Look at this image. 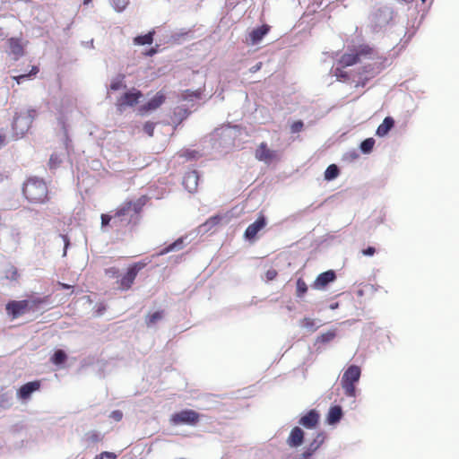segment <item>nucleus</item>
<instances>
[{
	"label": "nucleus",
	"instance_id": "3c124183",
	"mask_svg": "<svg viewBox=\"0 0 459 459\" xmlns=\"http://www.w3.org/2000/svg\"><path fill=\"white\" fill-rule=\"evenodd\" d=\"M262 67V63L259 62V63H256L255 65L251 66L249 68V72L252 73V74H255L256 72H258Z\"/></svg>",
	"mask_w": 459,
	"mask_h": 459
},
{
	"label": "nucleus",
	"instance_id": "4c0bfd02",
	"mask_svg": "<svg viewBox=\"0 0 459 459\" xmlns=\"http://www.w3.org/2000/svg\"><path fill=\"white\" fill-rule=\"evenodd\" d=\"M307 290V286L302 279L297 281V296L302 297Z\"/></svg>",
	"mask_w": 459,
	"mask_h": 459
},
{
	"label": "nucleus",
	"instance_id": "393cba45",
	"mask_svg": "<svg viewBox=\"0 0 459 459\" xmlns=\"http://www.w3.org/2000/svg\"><path fill=\"white\" fill-rule=\"evenodd\" d=\"M267 32L268 28L265 26L258 27L253 30L249 34L252 44L258 43L265 36Z\"/></svg>",
	"mask_w": 459,
	"mask_h": 459
},
{
	"label": "nucleus",
	"instance_id": "7ed1b4c3",
	"mask_svg": "<svg viewBox=\"0 0 459 459\" xmlns=\"http://www.w3.org/2000/svg\"><path fill=\"white\" fill-rule=\"evenodd\" d=\"M144 204V197L139 198L135 202H126L117 209L114 218H117L121 221L129 222L131 219L141 211Z\"/></svg>",
	"mask_w": 459,
	"mask_h": 459
},
{
	"label": "nucleus",
	"instance_id": "9d476101",
	"mask_svg": "<svg viewBox=\"0 0 459 459\" xmlns=\"http://www.w3.org/2000/svg\"><path fill=\"white\" fill-rule=\"evenodd\" d=\"M276 157V152L270 150L266 143H262L255 151V158L269 164Z\"/></svg>",
	"mask_w": 459,
	"mask_h": 459
},
{
	"label": "nucleus",
	"instance_id": "39448f33",
	"mask_svg": "<svg viewBox=\"0 0 459 459\" xmlns=\"http://www.w3.org/2000/svg\"><path fill=\"white\" fill-rule=\"evenodd\" d=\"M199 420V414L193 410H184L171 417L174 425H195Z\"/></svg>",
	"mask_w": 459,
	"mask_h": 459
},
{
	"label": "nucleus",
	"instance_id": "052dcab7",
	"mask_svg": "<svg viewBox=\"0 0 459 459\" xmlns=\"http://www.w3.org/2000/svg\"><path fill=\"white\" fill-rule=\"evenodd\" d=\"M423 3L426 1V0H421Z\"/></svg>",
	"mask_w": 459,
	"mask_h": 459
},
{
	"label": "nucleus",
	"instance_id": "6ab92c4d",
	"mask_svg": "<svg viewBox=\"0 0 459 459\" xmlns=\"http://www.w3.org/2000/svg\"><path fill=\"white\" fill-rule=\"evenodd\" d=\"M374 17L377 26L382 27L391 20V11L387 7L381 8L374 14Z\"/></svg>",
	"mask_w": 459,
	"mask_h": 459
},
{
	"label": "nucleus",
	"instance_id": "f8f14e48",
	"mask_svg": "<svg viewBox=\"0 0 459 459\" xmlns=\"http://www.w3.org/2000/svg\"><path fill=\"white\" fill-rule=\"evenodd\" d=\"M336 278L335 273L329 270L320 273L314 281L313 288L316 290L324 289L327 284L333 281Z\"/></svg>",
	"mask_w": 459,
	"mask_h": 459
},
{
	"label": "nucleus",
	"instance_id": "dca6fc26",
	"mask_svg": "<svg viewBox=\"0 0 459 459\" xmlns=\"http://www.w3.org/2000/svg\"><path fill=\"white\" fill-rule=\"evenodd\" d=\"M304 441V431L299 427H295L291 429L287 440V444L290 447H298L302 445Z\"/></svg>",
	"mask_w": 459,
	"mask_h": 459
},
{
	"label": "nucleus",
	"instance_id": "423d86ee",
	"mask_svg": "<svg viewBox=\"0 0 459 459\" xmlns=\"http://www.w3.org/2000/svg\"><path fill=\"white\" fill-rule=\"evenodd\" d=\"M143 264H134L130 266L126 273L120 280V289L123 290H129L134 283L138 273L143 268Z\"/></svg>",
	"mask_w": 459,
	"mask_h": 459
},
{
	"label": "nucleus",
	"instance_id": "412c9836",
	"mask_svg": "<svg viewBox=\"0 0 459 459\" xmlns=\"http://www.w3.org/2000/svg\"><path fill=\"white\" fill-rule=\"evenodd\" d=\"M39 387V384L37 381L29 382L23 385L18 391V394L22 399H27L30 394Z\"/></svg>",
	"mask_w": 459,
	"mask_h": 459
},
{
	"label": "nucleus",
	"instance_id": "c9c22d12",
	"mask_svg": "<svg viewBox=\"0 0 459 459\" xmlns=\"http://www.w3.org/2000/svg\"><path fill=\"white\" fill-rule=\"evenodd\" d=\"M183 238H178V240H176L174 243L170 244L169 246H168L166 248H164L161 252H160V255H163V254H166V253H169L170 251H173V250H177V249H181L182 247H183Z\"/></svg>",
	"mask_w": 459,
	"mask_h": 459
},
{
	"label": "nucleus",
	"instance_id": "c756f323",
	"mask_svg": "<svg viewBox=\"0 0 459 459\" xmlns=\"http://www.w3.org/2000/svg\"><path fill=\"white\" fill-rule=\"evenodd\" d=\"M124 79L125 76L122 74H118L117 77H115L110 83V90L112 91H118L119 89L126 87L124 84Z\"/></svg>",
	"mask_w": 459,
	"mask_h": 459
},
{
	"label": "nucleus",
	"instance_id": "f704fd0d",
	"mask_svg": "<svg viewBox=\"0 0 459 459\" xmlns=\"http://www.w3.org/2000/svg\"><path fill=\"white\" fill-rule=\"evenodd\" d=\"M163 316V314L161 311H156L153 314L150 315L146 318V324L148 326H152L154 324H156L158 321H160Z\"/></svg>",
	"mask_w": 459,
	"mask_h": 459
},
{
	"label": "nucleus",
	"instance_id": "aec40b11",
	"mask_svg": "<svg viewBox=\"0 0 459 459\" xmlns=\"http://www.w3.org/2000/svg\"><path fill=\"white\" fill-rule=\"evenodd\" d=\"M394 126V120L391 117H386L382 124L377 129L376 134L379 137L385 136Z\"/></svg>",
	"mask_w": 459,
	"mask_h": 459
},
{
	"label": "nucleus",
	"instance_id": "b1692460",
	"mask_svg": "<svg viewBox=\"0 0 459 459\" xmlns=\"http://www.w3.org/2000/svg\"><path fill=\"white\" fill-rule=\"evenodd\" d=\"M324 441L325 435L323 433H318L317 436L314 438V440L307 447V455H312L321 446Z\"/></svg>",
	"mask_w": 459,
	"mask_h": 459
},
{
	"label": "nucleus",
	"instance_id": "5fc2aeb1",
	"mask_svg": "<svg viewBox=\"0 0 459 459\" xmlns=\"http://www.w3.org/2000/svg\"><path fill=\"white\" fill-rule=\"evenodd\" d=\"M186 153L189 159H194L195 157V152H187Z\"/></svg>",
	"mask_w": 459,
	"mask_h": 459
},
{
	"label": "nucleus",
	"instance_id": "58836bf2",
	"mask_svg": "<svg viewBox=\"0 0 459 459\" xmlns=\"http://www.w3.org/2000/svg\"><path fill=\"white\" fill-rule=\"evenodd\" d=\"M110 3L116 11L121 12L126 7L128 0H110Z\"/></svg>",
	"mask_w": 459,
	"mask_h": 459
},
{
	"label": "nucleus",
	"instance_id": "72a5a7b5",
	"mask_svg": "<svg viewBox=\"0 0 459 459\" xmlns=\"http://www.w3.org/2000/svg\"><path fill=\"white\" fill-rule=\"evenodd\" d=\"M201 93L197 91H186L181 94V100L186 101H193L194 100L199 99Z\"/></svg>",
	"mask_w": 459,
	"mask_h": 459
},
{
	"label": "nucleus",
	"instance_id": "4be33fe9",
	"mask_svg": "<svg viewBox=\"0 0 459 459\" xmlns=\"http://www.w3.org/2000/svg\"><path fill=\"white\" fill-rule=\"evenodd\" d=\"M342 417V410L339 405H335L330 408L327 415V422L330 425L338 423Z\"/></svg>",
	"mask_w": 459,
	"mask_h": 459
},
{
	"label": "nucleus",
	"instance_id": "8fccbe9b",
	"mask_svg": "<svg viewBox=\"0 0 459 459\" xmlns=\"http://www.w3.org/2000/svg\"><path fill=\"white\" fill-rule=\"evenodd\" d=\"M277 275V273L275 270H268L266 272V278L268 281L273 280Z\"/></svg>",
	"mask_w": 459,
	"mask_h": 459
},
{
	"label": "nucleus",
	"instance_id": "c85d7f7f",
	"mask_svg": "<svg viewBox=\"0 0 459 459\" xmlns=\"http://www.w3.org/2000/svg\"><path fill=\"white\" fill-rule=\"evenodd\" d=\"M342 387L344 390V394L349 397L356 396L355 383L341 382Z\"/></svg>",
	"mask_w": 459,
	"mask_h": 459
},
{
	"label": "nucleus",
	"instance_id": "e433bc0d",
	"mask_svg": "<svg viewBox=\"0 0 459 459\" xmlns=\"http://www.w3.org/2000/svg\"><path fill=\"white\" fill-rule=\"evenodd\" d=\"M39 72V68L37 66H33L31 71L26 74H21L18 76H13V80L16 81L18 84L22 83L24 80L30 78L31 75H35Z\"/></svg>",
	"mask_w": 459,
	"mask_h": 459
},
{
	"label": "nucleus",
	"instance_id": "ea45409f",
	"mask_svg": "<svg viewBox=\"0 0 459 459\" xmlns=\"http://www.w3.org/2000/svg\"><path fill=\"white\" fill-rule=\"evenodd\" d=\"M365 80H368L369 77L374 76L375 72L373 71V66L371 65H366L363 67V71L360 73Z\"/></svg>",
	"mask_w": 459,
	"mask_h": 459
},
{
	"label": "nucleus",
	"instance_id": "f3484780",
	"mask_svg": "<svg viewBox=\"0 0 459 459\" xmlns=\"http://www.w3.org/2000/svg\"><path fill=\"white\" fill-rule=\"evenodd\" d=\"M233 134L234 132L231 127L225 126L221 128H218L213 133V137L222 136L223 137V147L230 146L233 143Z\"/></svg>",
	"mask_w": 459,
	"mask_h": 459
},
{
	"label": "nucleus",
	"instance_id": "7c9ffc66",
	"mask_svg": "<svg viewBox=\"0 0 459 459\" xmlns=\"http://www.w3.org/2000/svg\"><path fill=\"white\" fill-rule=\"evenodd\" d=\"M134 42L136 45L151 44L152 42V33L149 32L145 35L137 36L134 38Z\"/></svg>",
	"mask_w": 459,
	"mask_h": 459
},
{
	"label": "nucleus",
	"instance_id": "ddd939ff",
	"mask_svg": "<svg viewBox=\"0 0 459 459\" xmlns=\"http://www.w3.org/2000/svg\"><path fill=\"white\" fill-rule=\"evenodd\" d=\"M165 101V95L159 91L156 95L151 99L146 104L141 106L140 111L143 114L152 110H155L161 106Z\"/></svg>",
	"mask_w": 459,
	"mask_h": 459
},
{
	"label": "nucleus",
	"instance_id": "a878e982",
	"mask_svg": "<svg viewBox=\"0 0 459 459\" xmlns=\"http://www.w3.org/2000/svg\"><path fill=\"white\" fill-rule=\"evenodd\" d=\"M339 168L335 164L329 165L325 171V179L327 181L333 180L339 175Z\"/></svg>",
	"mask_w": 459,
	"mask_h": 459
},
{
	"label": "nucleus",
	"instance_id": "6e6552de",
	"mask_svg": "<svg viewBox=\"0 0 459 459\" xmlns=\"http://www.w3.org/2000/svg\"><path fill=\"white\" fill-rule=\"evenodd\" d=\"M371 51L372 49L368 46L361 47L356 54H344L341 57L340 63L342 66L352 65L358 62H360L361 56L370 55Z\"/></svg>",
	"mask_w": 459,
	"mask_h": 459
},
{
	"label": "nucleus",
	"instance_id": "20e7f679",
	"mask_svg": "<svg viewBox=\"0 0 459 459\" xmlns=\"http://www.w3.org/2000/svg\"><path fill=\"white\" fill-rule=\"evenodd\" d=\"M35 304L30 300L11 301L6 305L8 314L17 318L33 309Z\"/></svg>",
	"mask_w": 459,
	"mask_h": 459
},
{
	"label": "nucleus",
	"instance_id": "0eeeda50",
	"mask_svg": "<svg viewBox=\"0 0 459 459\" xmlns=\"http://www.w3.org/2000/svg\"><path fill=\"white\" fill-rule=\"evenodd\" d=\"M141 97H143L142 92L135 89L124 93L117 100L118 109L122 111L126 107L134 106L136 103H138Z\"/></svg>",
	"mask_w": 459,
	"mask_h": 459
},
{
	"label": "nucleus",
	"instance_id": "f03ea898",
	"mask_svg": "<svg viewBox=\"0 0 459 459\" xmlns=\"http://www.w3.org/2000/svg\"><path fill=\"white\" fill-rule=\"evenodd\" d=\"M35 114L36 111L34 109H28L14 117L13 122V140L19 139L25 134L30 127L35 117Z\"/></svg>",
	"mask_w": 459,
	"mask_h": 459
},
{
	"label": "nucleus",
	"instance_id": "6e6d98bb",
	"mask_svg": "<svg viewBox=\"0 0 459 459\" xmlns=\"http://www.w3.org/2000/svg\"><path fill=\"white\" fill-rule=\"evenodd\" d=\"M60 285L62 286L63 289H70L71 288L70 285H67V284H65V283H60Z\"/></svg>",
	"mask_w": 459,
	"mask_h": 459
},
{
	"label": "nucleus",
	"instance_id": "473e14b6",
	"mask_svg": "<svg viewBox=\"0 0 459 459\" xmlns=\"http://www.w3.org/2000/svg\"><path fill=\"white\" fill-rule=\"evenodd\" d=\"M335 336H336L335 330H330V331H328L326 333H324L320 334L317 337V342H323V343H326V342H329L333 341Z\"/></svg>",
	"mask_w": 459,
	"mask_h": 459
},
{
	"label": "nucleus",
	"instance_id": "79ce46f5",
	"mask_svg": "<svg viewBox=\"0 0 459 459\" xmlns=\"http://www.w3.org/2000/svg\"><path fill=\"white\" fill-rule=\"evenodd\" d=\"M304 126V124L302 121L299 120V121H296L294 122L291 126H290V131L291 133L295 134V133H299L302 130Z\"/></svg>",
	"mask_w": 459,
	"mask_h": 459
},
{
	"label": "nucleus",
	"instance_id": "a211bd4d",
	"mask_svg": "<svg viewBox=\"0 0 459 459\" xmlns=\"http://www.w3.org/2000/svg\"><path fill=\"white\" fill-rule=\"evenodd\" d=\"M319 420V414L315 411H309L306 415L300 418L299 423L307 429L316 427Z\"/></svg>",
	"mask_w": 459,
	"mask_h": 459
},
{
	"label": "nucleus",
	"instance_id": "864d4df0",
	"mask_svg": "<svg viewBox=\"0 0 459 459\" xmlns=\"http://www.w3.org/2000/svg\"><path fill=\"white\" fill-rule=\"evenodd\" d=\"M102 456L107 459H117V455L111 452H102Z\"/></svg>",
	"mask_w": 459,
	"mask_h": 459
},
{
	"label": "nucleus",
	"instance_id": "09e8293b",
	"mask_svg": "<svg viewBox=\"0 0 459 459\" xmlns=\"http://www.w3.org/2000/svg\"><path fill=\"white\" fill-rule=\"evenodd\" d=\"M6 144V134L3 130H0V149Z\"/></svg>",
	"mask_w": 459,
	"mask_h": 459
},
{
	"label": "nucleus",
	"instance_id": "c03bdc74",
	"mask_svg": "<svg viewBox=\"0 0 459 459\" xmlns=\"http://www.w3.org/2000/svg\"><path fill=\"white\" fill-rule=\"evenodd\" d=\"M109 417L116 421H120L123 418V412L119 410L113 411Z\"/></svg>",
	"mask_w": 459,
	"mask_h": 459
},
{
	"label": "nucleus",
	"instance_id": "603ef678",
	"mask_svg": "<svg viewBox=\"0 0 459 459\" xmlns=\"http://www.w3.org/2000/svg\"><path fill=\"white\" fill-rule=\"evenodd\" d=\"M375 252H376V249L373 247H368V248L363 250V254L365 255H368V256L373 255L375 254Z\"/></svg>",
	"mask_w": 459,
	"mask_h": 459
},
{
	"label": "nucleus",
	"instance_id": "37998d69",
	"mask_svg": "<svg viewBox=\"0 0 459 459\" xmlns=\"http://www.w3.org/2000/svg\"><path fill=\"white\" fill-rule=\"evenodd\" d=\"M154 127H155V124L154 123H152V122H146L144 126H143V131L149 136H152L153 135Z\"/></svg>",
	"mask_w": 459,
	"mask_h": 459
},
{
	"label": "nucleus",
	"instance_id": "bf43d9fd",
	"mask_svg": "<svg viewBox=\"0 0 459 459\" xmlns=\"http://www.w3.org/2000/svg\"><path fill=\"white\" fill-rule=\"evenodd\" d=\"M336 307H337V304L331 306L332 308H335Z\"/></svg>",
	"mask_w": 459,
	"mask_h": 459
},
{
	"label": "nucleus",
	"instance_id": "9b49d317",
	"mask_svg": "<svg viewBox=\"0 0 459 459\" xmlns=\"http://www.w3.org/2000/svg\"><path fill=\"white\" fill-rule=\"evenodd\" d=\"M199 175L196 170L187 171L183 178V185L189 193H195L197 189Z\"/></svg>",
	"mask_w": 459,
	"mask_h": 459
},
{
	"label": "nucleus",
	"instance_id": "5701e85b",
	"mask_svg": "<svg viewBox=\"0 0 459 459\" xmlns=\"http://www.w3.org/2000/svg\"><path fill=\"white\" fill-rule=\"evenodd\" d=\"M221 220V217L215 215L208 219L204 223L201 224L198 228L200 233L204 234L211 230L214 226L218 225Z\"/></svg>",
	"mask_w": 459,
	"mask_h": 459
},
{
	"label": "nucleus",
	"instance_id": "13d9d810",
	"mask_svg": "<svg viewBox=\"0 0 459 459\" xmlns=\"http://www.w3.org/2000/svg\"><path fill=\"white\" fill-rule=\"evenodd\" d=\"M92 0H83V4L87 5L89 4Z\"/></svg>",
	"mask_w": 459,
	"mask_h": 459
},
{
	"label": "nucleus",
	"instance_id": "a18cd8bd",
	"mask_svg": "<svg viewBox=\"0 0 459 459\" xmlns=\"http://www.w3.org/2000/svg\"><path fill=\"white\" fill-rule=\"evenodd\" d=\"M60 238L63 239L64 244H65L63 256H65L66 255L67 248H68V247L70 245V240H69V238H67L66 235H60Z\"/></svg>",
	"mask_w": 459,
	"mask_h": 459
},
{
	"label": "nucleus",
	"instance_id": "49530a36",
	"mask_svg": "<svg viewBox=\"0 0 459 459\" xmlns=\"http://www.w3.org/2000/svg\"><path fill=\"white\" fill-rule=\"evenodd\" d=\"M61 162V160L58 159V157L55 154H52L50 159H49V164L51 167H56L57 166L59 163Z\"/></svg>",
	"mask_w": 459,
	"mask_h": 459
},
{
	"label": "nucleus",
	"instance_id": "2f4dec72",
	"mask_svg": "<svg viewBox=\"0 0 459 459\" xmlns=\"http://www.w3.org/2000/svg\"><path fill=\"white\" fill-rule=\"evenodd\" d=\"M65 359H66V354L62 350H57L56 351H55V353L53 354V356L51 358L52 362L56 365H60V364L64 363L65 361Z\"/></svg>",
	"mask_w": 459,
	"mask_h": 459
},
{
	"label": "nucleus",
	"instance_id": "1a4fd4ad",
	"mask_svg": "<svg viewBox=\"0 0 459 459\" xmlns=\"http://www.w3.org/2000/svg\"><path fill=\"white\" fill-rule=\"evenodd\" d=\"M7 44L9 48L8 54L13 55L14 60H18L24 55L25 43L22 39L10 38Z\"/></svg>",
	"mask_w": 459,
	"mask_h": 459
},
{
	"label": "nucleus",
	"instance_id": "a19ab883",
	"mask_svg": "<svg viewBox=\"0 0 459 459\" xmlns=\"http://www.w3.org/2000/svg\"><path fill=\"white\" fill-rule=\"evenodd\" d=\"M10 236L13 241L18 243L21 238L20 229L18 227H12L11 231H10Z\"/></svg>",
	"mask_w": 459,
	"mask_h": 459
},
{
	"label": "nucleus",
	"instance_id": "4468645a",
	"mask_svg": "<svg viewBox=\"0 0 459 459\" xmlns=\"http://www.w3.org/2000/svg\"><path fill=\"white\" fill-rule=\"evenodd\" d=\"M265 218L264 216H260L255 222L247 228L245 231V238L247 239L254 238L258 231H260L265 226Z\"/></svg>",
	"mask_w": 459,
	"mask_h": 459
},
{
	"label": "nucleus",
	"instance_id": "f257e3e1",
	"mask_svg": "<svg viewBox=\"0 0 459 459\" xmlns=\"http://www.w3.org/2000/svg\"><path fill=\"white\" fill-rule=\"evenodd\" d=\"M25 197L32 203H44L48 198L46 183L37 178L27 180L22 188Z\"/></svg>",
	"mask_w": 459,
	"mask_h": 459
},
{
	"label": "nucleus",
	"instance_id": "bb28decb",
	"mask_svg": "<svg viewBox=\"0 0 459 459\" xmlns=\"http://www.w3.org/2000/svg\"><path fill=\"white\" fill-rule=\"evenodd\" d=\"M300 326L307 329L310 332H315L319 327V325H316V320L311 319L309 317H305L300 322Z\"/></svg>",
	"mask_w": 459,
	"mask_h": 459
},
{
	"label": "nucleus",
	"instance_id": "4d7b16f0",
	"mask_svg": "<svg viewBox=\"0 0 459 459\" xmlns=\"http://www.w3.org/2000/svg\"><path fill=\"white\" fill-rule=\"evenodd\" d=\"M105 457L102 456V453H100V455H96L95 459H104Z\"/></svg>",
	"mask_w": 459,
	"mask_h": 459
},
{
	"label": "nucleus",
	"instance_id": "de8ad7c7",
	"mask_svg": "<svg viewBox=\"0 0 459 459\" xmlns=\"http://www.w3.org/2000/svg\"><path fill=\"white\" fill-rule=\"evenodd\" d=\"M110 221H111V216H109L108 214L101 215V226L102 227L107 226Z\"/></svg>",
	"mask_w": 459,
	"mask_h": 459
},
{
	"label": "nucleus",
	"instance_id": "2eb2a0df",
	"mask_svg": "<svg viewBox=\"0 0 459 459\" xmlns=\"http://www.w3.org/2000/svg\"><path fill=\"white\" fill-rule=\"evenodd\" d=\"M360 368L359 366L351 365L343 373L341 382L357 383L360 377Z\"/></svg>",
	"mask_w": 459,
	"mask_h": 459
},
{
	"label": "nucleus",
	"instance_id": "cd10ccee",
	"mask_svg": "<svg viewBox=\"0 0 459 459\" xmlns=\"http://www.w3.org/2000/svg\"><path fill=\"white\" fill-rule=\"evenodd\" d=\"M374 144H375V140L373 138H367L361 142L360 146H359L360 151L366 154L372 152Z\"/></svg>",
	"mask_w": 459,
	"mask_h": 459
}]
</instances>
